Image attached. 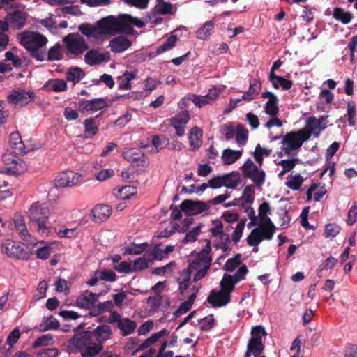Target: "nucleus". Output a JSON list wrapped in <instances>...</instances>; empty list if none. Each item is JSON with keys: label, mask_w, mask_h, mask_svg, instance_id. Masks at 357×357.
I'll list each match as a JSON object with an SVG mask.
<instances>
[{"label": "nucleus", "mask_w": 357, "mask_h": 357, "mask_svg": "<svg viewBox=\"0 0 357 357\" xmlns=\"http://www.w3.org/2000/svg\"><path fill=\"white\" fill-rule=\"evenodd\" d=\"M202 130L197 126H194L189 134V143L192 151L199 149L202 145Z\"/></svg>", "instance_id": "nucleus-33"}, {"label": "nucleus", "mask_w": 357, "mask_h": 357, "mask_svg": "<svg viewBox=\"0 0 357 357\" xmlns=\"http://www.w3.org/2000/svg\"><path fill=\"white\" fill-rule=\"evenodd\" d=\"M180 208L185 215L192 216L208 211V207L202 201L185 199L180 204Z\"/></svg>", "instance_id": "nucleus-15"}, {"label": "nucleus", "mask_w": 357, "mask_h": 357, "mask_svg": "<svg viewBox=\"0 0 357 357\" xmlns=\"http://www.w3.org/2000/svg\"><path fill=\"white\" fill-rule=\"evenodd\" d=\"M66 54L70 58L82 55L89 48V46L81 35L77 33H70L63 38Z\"/></svg>", "instance_id": "nucleus-6"}, {"label": "nucleus", "mask_w": 357, "mask_h": 357, "mask_svg": "<svg viewBox=\"0 0 357 357\" xmlns=\"http://www.w3.org/2000/svg\"><path fill=\"white\" fill-rule=\"evenodd\" d=\"M89 331H84L80 333L74 334L68 340V347L69 349H75L82 357H95L103 349L97 344L91 336Z\"/></svg>", "instance_id": "nucleus-2"}, {"label": "nucleus", "mask_w": 357, "mask_h": 357, "mask_svg": "<svg viewBox=\"0 0 357 357\" xmlns=\"http://www.w3.org/2000/svg\"><path fill=\"white\" fill-rule=\"evenodd\" d=\"M82 178L80 174L73 171H65L59 174L54 180L56 188L72 187L82 183Z\"/></svg>", "instance_id": "nucleus-14"}, {"label": "nucleus", "mask_w": 357, "mask_h": 357, "mask_svg": "<svg viewBox=\"0 0 357 357\" xmlns=\"http://www.w3.org/2000/svg\"><path fill=\"white\" fill-rule=\"evenodd\" d=\"M263 98H267L268 100L264 105V112L268 116L278 115L279 109L278 107V98L271 92H264L261 94Z\"/></svg>", "instance_id": "nucleus-23"}, {"label": "nucleus", "mask_w": 357, "mask_h": 357, "mask_svg": "<svg viewBox=\"0 0 357 357\" xmlns=\"http://www.w3.org/2000/svg\"><path fill=\"white\" fill-rule=\"evenodd\" d=\"M303 181V178L300 174H291L287 178L286 185L289 188L296 190L301 188Z\"/></svg>", "instance_id": "nucleus-47"}, {"label": "nucleus", "mask_w": 357, "mask_h": 357, "mask_svg": "<svg viewBox=\"0 0 357 357\" xmlns=\"http://www.w3.org/2000/svg\"><path fill=\"white\" fill-rule=\"evenodd\" d=\"M114 308V303L111 301L103 303H96L92 310L89 312L91 316H98L104 312H111Z\"/></svg>", "instance_id": "nucleus-39"}, {"label": "nucleus", "mask_w": 357, "mask_h": 357, "mask_svg": "<svg viewBox=\"0 0 357 357\" xmlns=\"http://www.w3.org/2000/svg\"><path fill=\"white\" fill-rule=\"evenodd\" d=\"M178 38L176 36H170L156 50V54H160L170 50L175 47Z\"/></svg>", "instance_id": "nucleus-48"}, {"label": "nucleus", "mask_w": 357, "mask_h": 357, "mask_svg": "<svg viewBox=\"0 0 357 357\" xmlns=\"http://www.w3.org/2000/svg\"><path fill=\"white\" fill-rule=\"evenodd\" d=\"M21 44L29 51L43 48L47 43L43 35L36 32H24L22 33Z\"/></svg>", "instance_id": "nucleus-10"}, {"label": "nucleus", "mask_w": 357, "mask_h": 357, "mask_svg": "<svg viewBox=\"0 0 357 357\" xmlns=\"http://www.w3.org/2000/svg\"><path fill=\"white\" fill-rule=\"evenodd\" d=\"M61 47L59 44H56L52 47L48 51L47 60L55 61L61 59L63 54L61 53Z\"/></svg>", "instance_id": "nucleus-56"}, {"label": "nucleus", "mask_w": 357, "mask_h": 357, "mask_svg": "<svg viewBox=\"0 0 357 357\" xmlns=\"http://www.w3.org/2000/svg\"><path fill=\"white\" fill-rule=\"evenodd\" d=\"M207 301L215 307L223 306V278L220 282V290H211Z\"/></svg>", "instance_id": "nucleus-29"}, {"label": "nucleus", "mask_w": 357, "mask_h": 357, "mask_svg": "<svg viewBox=\"0 0 357 357\" xmlns=\"http://www.w3.org/2000/svg\"><path fill=\"white\" fill-rule=\"evenodd\" d=\"M319 102L317 103L319 111H325V105H331L334 98L333 93L328 89H321L319 93Z\"/></svg>", "instance_id": "nucleus-36"}, {"label": "nucleus", "mask_w": 357, "mask_h": 357, "mask_svg": "<svg viewBox=\"0 0 357 357\" xmlns=\"http://www.w3.org/2000/svg\"><path fill=\"white\" fill-rule=\"evenodd\" d=\"M43 89L47 91L62 92L67 90V84L64 79H49L43 85Z\"/></svg>", "instance_id": "nucleus-31"}, {"label": "nucleus", "mask_w": 357, "mask_h": 357, "mask_svg": "<svg viewBox=\"0 0 357 357\" xmlns=\"http://www.w3.org/2000/svg\"><path fill=\"white\" fill-rule=\"evenodd\" d=\"M191 101L199 107H202L207 104L211 103L210 100L206 96H197L194 93H189L185 98H183V103L186 105L188 101Z\"/></svg>", "instance_id": "nucleus-43"}, {"label": "nucleus", "mask_w": 357, "mask_h": 357, "mask_svg": "<svg viewBox=\"0 0 357 357\" xmlns=\"http://www.w3.org/2000/svg\"><path fill=\"white\" fill-rule=\"evenodd\" d=\"M197 263L195 261H191L190 260L189 266L183 270V271L181 273L180 277L178 278L177 280L183 281L184 282H189L191 278L192 271H194V269H197Z\"/></svg>", "instance_id": "nucleus-50"}, {"label": "nucleus", "mask_w": 357, "mask_h": 357, "mask_svg": "<svg viewBox=\"0 0 357 357\" xmlns=\"http://www.w3.org/2000/svg\"><path fill=\"white\" fill-rule=\"evenodd\" d=\"M98 296V295L95 293L86 291L78 297L77 300V305L82 308L90 310L91 311L97 302Z\"/></svg>", "instance_id": "nucleus-25"}, {"label": "nucleus", "mask_w": 357, "mask_h": 357, "mask_svg": "<svg viewBox=\"0 0 357 357\" xmlns=\"http://www.w3.org/2000/svg\"><path fill=\"white\" fill-rule=\"evenodd\" d=\"M35 96V93L33 91H26L23 89L13 90L7 96V100L10 104L16 105L20 103L22 105H26L32 101Z\"/></svg>", "instance_id": "nucleus-17"}, {"label": "nucleus", "mask_w": 357, "mask_h": 357, "mask_svg": "<svg viewBox=\"0 0 357 357\" xmlns=\"http://www.w3.org/2000/svg\"><path fill=\"white\" fill-rule=\"evenodd\" d=\"M241 181V175L238 172H234L225 175V186L229 188H235Z\"/></svg>", "instance_id": "nucleus-49"}, {"label": "nucleus", "mask_w": 357, "mask_h": 357, "mask_svg": "<svg viewBox=\"0 0 357 357\" xmlns=\"http://www.w3.org/2000/svg\"><path fill=\"white\" fill-rule=\"evenodd\" d=\"M98 278L101 280L114 282L116 280V274L115 272L110 269H104L102 271H97Z\"/></svg>", "instance_id": "nucleus-54"}, {"label": "nucleus", "mask_w": 357, "mask_h": 357, "mask_svg": "<svg viewBox=\"0 0 357 357\" xmlns=\"http://www.w3.org/2000/svg\"><path fill=\"white\" fill-rule=\"evenodd\" d=\"M269 80L273 84L274 88L279 89L281 87L284 90H289L292 86V82L282 77L276 75L274 73L271 72L269 75Z\"/></svg>", "instance_id": "nucleus-34"}, {"label": "nucleus", "mask_w": 357, "mask_h": 357, "mask_svg": "<svg viewBox=\"0 0 357 357\" xmlns=\"http://www.w3.org/2000/svg\"><path fill=\"white\" fill-rule=\"evenodd\" d=\"M242 153V150L225 149V165H231L234 163L241 157Z\"/></svg>", "instance_id": "nucleus-45"}, {"label": "nucleus", "mask_w": 357, "mask_h": 357, "mask_svg": "<svg viewBox=\"0 0 357 357\" xmlns=\"http://www.w3.org/2000/svg\"><path fill=\"white\" fill-rule=\"evenodd\" d=\"M341 230L339 225L335 223H328L325 225L324 229V236L326 238L332 239L336 237Z\"/></svg>", "instance_id": "nucleus-46"}, {"label": "nucleus", "mask_w": 357, "mask_h": 357, "mask_svg": "<svg viewBox=\"0 0 357 357\" xmlns=\"http://www.w3.org/2000/svg\"><path fill=\"white\" fill-rule=\"evenodd\" d=\"M85 75L84 71L79 67H72L66 72V80L74 84L78 83Z\"/></svg>", "instance_id": "nucleus-41"}, {"label": "nucleus", "mask_w": 357, "mask_h": 357, "mask_svg": "<svg viewBox=\"0 0 357 357\" xmlns=\"http://www.w3.org/2000/svg\"><path fill=\"white\" fill-rule=\"evenodd\" d=\"M137 327V323L128 318H123L122 321L118 324V328L121 331L123 336H127L134 332Z\"/></svg>", "instance_id": "nucleus-38"}, {"label": "nucleus", "mask_w": 357, "mask_h": 357, "mask_svg": "<svg viewBox=\"0 0 357 357\" xmlns=\"http://www.w3.org/2000/svg\"><path fill=\"white\" fill-rule=\"evenodd\" d=\"M79 30L83 35L86 36L101 38L99 33L98 21L93 25L88 23L82 24L79 26Z\"/></svg>", "instance_id": "nucleus-37"}, {"label": "nucleus", "mask_w": 357, "mask_h": 357, "mask_svg": "<svg viewBox=\"0 0 357 357\" xmlns=\"http://www.w3.org/2000/svg\"><path fill=\"white\" fill-rule=\"evenodd\" d=\"M241 264V255H236L234 258L229 259L225 264V270L233 271Z\"/></svg>", "instance_id": "nucleus-62"}, {"label": "nucleus", "mask_w": 357, "mask_h": 357, "mask_svg": "<svg viewBox=\"0 0 357 357\" xmlns=\"http://www.w3.org/2000/svg\"><path fill=\"white\" fill-rule=\"evenodd\" d=\"M247 272V267L244 265L234 275L225 274V305L230 301V293L234 290L235 284L241 280Z\"/></svg>", "instance_id": "nucleus-11"}, {"label": "nucleus", "mask_w": 357, "mask_h": 357, "mask_svg": "<svg viewBox=\"0 0 357 357\" xmlns=\"http://www.w3.org/2000/svg\"><path fill=\"white\" fill-rule=\"evenodd\" d=\"M53 340V337L50 334L43 335L36 340L33 344V348H37L44 345L50 344Z\"/></svg>", "instance_id": "nucleus-61"}, {"label": "nucleus", "mask_w": 357, "mask_h": 357, "mask_svg": "<svg viewBox=\"0 0 357 357\" xmlns=\"http://www.w3.org/2000/svg\"><path fill=\"white\" fill-rule=\"evenodd\" d=\"M26 170V164L20 158L13 159L11 165L7 168V173L10 175H20Z\"/></svg>", "instance_id": "nucleus-40"}, {"label": "nucleus", "mask_w": 357, "mask_h": 357, "mask_svg": "<svg viewBox=\"0 0 357 357\" xmlns=\"http://www.w3.org/2000/svg\"><path fill=\"white\" fill-rule=\"evenodd\" d=\"M149 246L147 243L140 244L132 243L130 247H127L125 249L124 255H140Z\"/></svg>", "instance_id": "nucleus-52"}, {"label": "nucleus", "mask_w": 357, "mask_h": 357, "mask_svg": "<svg viewBox=\"0 0 357 357\" xmlns=\"http://www.w3.org/2000/svg\"><path fill=\"white\" fill-rule=\"evenodd\" d=\"M213 28L212 21L206 22L197 31V37L201 40H206L210 35Z\"/></svg>", "instance_id": "nucleus-53"}, {"label": "nucleus", "mask_w": 357, "mask_h": 357, "mask_svg": "<svg viewBox=\"0 0 357 357\" xmlns=\"http://www.w3.org/2000/svg\"><path fill=\"white\" fill-rule=\"evenodd\" d=\"M307 140V135L299 130L287 133L282 139V150L287 155L294 154Z\"/></svg>", "instance_id": "nucleus-8"}, {"label": "nucleus", "mask_w": 357, "mask_h": 357, "mask_svg": "<svg viewBox=\"0 0 357 357\" xmlns=\"http://www.w3.org/2000/svg\"><path fill=\"white\" fill-rule=\"evenodd\" d=\"M58 349L56 348H44L38 354V357H57Z\"/></svg>", "instance_id": "nucleus-64"}, {"label": "nucleus", "mask_w": 357, "mask_h": 357, "mask_svg": "<svg viewBox=\"0 0 357 357\" xmlns=\"http://www.w3.org/2000/svg\"><path fill=\"white\" fill-rule=\"evenodd\" d=\"M132 45V42L126 36H119L112 38L109 47L112 52L120 53L128 50Z\"/></svg>", "instance_id": "nucleus-24"}, {"label": "nucleus", "mask_w": 357, "mask_h": 357, "mask_svg": "<svg viewBox=\"0 0 357 357\" xmlns=\"http://www.w3.org/2000/svg\"><path fill=\"white\" fill-rule=\"evenodd\" d=\"M271 150L267 148L261 147L257 144L254 152V157L256 162L261 165L263 162L264 157H267L271 154Z\"/></svg>", "instance_id": "nucleus-51"}, {"label": "nucleus", "mask_w": 357, "mask_h": 357, "mask_svg": "<svg viewBox=\"0 0 357 357\" xmlns=\"http://www.w3.org/2000/svg\"><path fill=\"white\" fill-rule=\"evenodd\" d=\"M136 193L137 189L135 187L132 185H126L117 190V191L114 192V195L121 199H128Z\"/></svg>", "instance_id": "nucleus-44"}, {"label": "nucleus", "mask_w": 357, "mask_h": 357, "mask_svg": "<svg viewBox=\"0 0 357 357\" xmlns=\"http://www.w3.org/2000/svg\"><path fill=\"white\" fill-rule=\"evenodd\" d=\"M108 52L102 53L96 49L88 51L84 56V61L88 65L93 66L107 61L109 59Z\"/></svg>", "instance_id": "nucleus-22"}, {"label": "nucleus", "mask_w": 357, "mask_h": 357, "mask_svg": "<svg viewBox=\"0 0 357 357\" xmlns=\"http://www.w3.org/2000/svg\"><path fill=\"white\" fill-rule=\"evenodd\" d=\"M245 176L250 178L257 186L262 185L265 181L266 174L259 169L252 160H248L242 166Z\"/></svg>", "instance_id": "nucleus-12"}, {"label": "nucleus", "mask_w": 357, "mask_h": 357, "mask_svg": "<svg viewBox=\"0 0 357 357\" xmlns=\"http://www.w3.org/2000/svg\"><path fill=\"white\" fill-rule=\"evenodd\" d=\"M15 227L20 237L23 241L33 245H36L38 243L37 239L29 234L22 217L15 219Z\"/></svg>", "instance_id": "nucleus-21"}, {"label": "nucleus", "mask_w": 357, "mask_h": 357, "mask_svg": "<svg viewBox=\"0 0 357 357\" xmlns=\"http://www.w3.org/2000/svg\"><path fill=\"white\" fill-rule=\"evenodd\" d=\"M107 98H94L89 100L80 101L78 102L79 110L83 113H93L98 110L108 107L107 103Z\"/></svg>", "instance_id": "nucleus-18"}, {"label": "nucleus", "mask_w": 357, "mask_h": 357, "mask_svg": "<svg viewBox=\"0 0 357 357\" xmlns=\"http://www.w3.org/2000/svg\"><path fill=\"white\" fill-rule=\"evenodd\" d=\"M93 220L96 222H102L106 220L112 213V208L109 205H96L93 211Z\"/></svg>", "instance_id": "nucleus-26"}, {"label": "nucleus", "mask_w": 357, "mask_h": 357, "mask_svg": "<svg viewBox=\"0 0 357 357\" xmlns=\"http://www.w3.org/2000/svg\"><path fill=\"white\" fill-rule=\"evenodd\" d=\"M326 118L321 116L319 119L312 116L307 119L305 127L301 129L303 133L307 135V139L311 135L318 137L321 131L326 128Z\"/></svg>", "instance_id": "nucleus-13"}, {"label": "nucleus", "mask_w": 357, "mask_h": 357, "mask_svg": "<svg viewBox=\"0 0 357 357\" xmlns=\"http://www.w3.org/2000/svg\"><path fill=\"white\" fill-rule=\"evenodd\" d=\"M60 327L58 319L52 315L44 317L41 323L36 328L40 332H45L50 330H57Z\"/></svg>", "instance_id": "nucleus-28"}, {"label": "nucleus", "mask_w": 357, "mask_h": 357, "mask_svg": "<svg viewBox=\"0 0 357 357\" xmlns=\"http://www.w3.org/2000/svg\"><path fill=\"white\" fill-rule=\"evenodd\" d=\"M357 220V200L353 202L352 206L349 208L346 222L349 225H354Z\"/></svg>", "instance_id": "nucleus-58"}, {"label": "nucleus", "mask_w": 357, "mask_h": 357, "mask_svg": "<svg viewBox=\"0 0 357 357\" xmlns=\"http://www.w3.org/2000/svg\"><path fill=\"white\" fill-rule=\"evenodd\" d=\"M248 136V130L242 125H238L236 128V142L238 144L242 145L244 144Z\"/></svg>", "instance_id": "nucleus-55"}, {"label": "nucleus", "mask_w": 357, "mask_h": 357, "mask_svg": "<svg viewBox=\"0 0 357 357\" xmlns=\"http://www.w3.org/2000/svg\"><path fill=\"white\" fill-rule=\"evenodd\" d=\"M0 252L8 258L15 260L27 261L32 255V252L24 243L11 238L1 241Z\"/></svg>", "instance_id": "nucleus-5"}, {"label": "nucleus", "mask_w": 357, "mask_h": 357, "mask_svg": "<svg viewBox=\"0 0 357 357\" xmlns=\"http://www.w3.org/2000/svg\"><path fill=\"white\" fill-rule=\"evenodd\" d=\"M201 329L203 331H208L211 329L215 324V319L213 314H210L199 321Z\"/></svg>", "instance_id": "nucleus-63"}, {"label": "nucleus", "mask_w": 357, "mask_h": 357, "mask_svg": "<svg viewBox=\"0 0 357 357\" xmlns=\"http://www.w3.org/2000/svg\"><path fill=\"white\" fill-rule=\"evenodd\" d=\"M102 114V112H100L94 117L88 118L84 120V126L85 133L89 135L91 137H93L98 133L99 130L98 126L100 122V116Z\"/></svg>", "instance_id": "nucleus-27"}, {"label": "nucleus", "mask_w": 357, "mask_h": 357, "mask_svg": "<svg viewBox=\"0 0 357 357\" xmlns=\"http://www.w3.org/2000/svg\"><path fill=\"white\" fill-rule=\"evenodd\" d=\"M200 231H201V226H197V227H195L192 230L187 232V234H185V236L183 239L182 242L183 243L195 242L197 240V237L199 234Z\"/></svg>", "instance_id": "nucleus-59"}, {"label": "nucleus", "mask_w": 357, "mask_h": 357, "mask_svg": "<svg viewBox=\"0 0 357 357\" xmlns=\"http://www.w3.org/2000/svg\"><path fill=\"white\" fill-rule=\"evenodd\" d=\"M90 336L95 340L97 344L103 349V344L110 339L112 335V329L109 325L102 324L98 326L95 329L89 331Z\"/></svg>", "instance_id": "nucleus-20"}, {"label": "nucleus", "mask_w": 357, "mask_h": 357, "mask_svg": "<svg viewBox=\"0 0 357 357\" xmlns=\"http://www.w3.org/2000/svg\"><path fill=\"white\" fill-rule=\"evenodd\" d=\"M205 241L206 243L205 247L197 253L194 259L191 260L197 263V268L195 269L197 271L194 275L195 282L200 280L206 275L211 264V257L209 256L211 250V241L209 240H205Z\"/></svg>", "instance_id": "nucleus-7"}, {"label": "nucleus", "mask_w": 357, "mask_h": 357, "mask_svg": "<svg viewBox=\"0 0 357 357\" xmlns=\"http://www.w3.org/2000/svg\"><path fill=\"white\" fill-rule=\"evenodd\" d=\"M50 216L49 208L44 203L33 204L29 211L31 226L42 236H49L52 233V227L47 225Z\"/></svg>", "instance_id": "nucleus-4"}, {"label": "nucleus", "mask_w": 357, "mask_h": 357, "mask_svg": "<svg viewBox=\"0 0 357 357\" xmlns=\"http://www.w3.org/2000/svg\"><path fill=\"white\" fill-rule=\"evenodd\" d=\"M125 160L135 165L137 167H146L147 165L145 154L139 149L127 148L122 153Z\"/></svg>", "instance_id": "nucleus-16"}, {"label": "nucleus", "mask_w": 357, "mask_h": 357, "mask_svg": "<svg viewBox=\"0 0 357 357\" xmlns=\"http://www.w3.org/2000/svg\"><path fill=\"white\" fill-rule=\"evenodd\" d=\"M266 334L265 329L261 326H257L252 328L245 357H250L251 355L257 357L261 354L264 349L262 337Z\"/></svg>", "instance_id": "nucleus-9"}, {"label": "nucleus", "mask_w": 357, "mask_h": 357, "mask_svg": "<svg viewBox=\"0 0 357 357\" xmlns=\"http://www.w3.org/2000/svg\"><path fill=\"white\" fill-rule=\"evenodd\" d=\"M189 120L190 115L187 110L182 111L170 119L171 125L176 130V135L177 137H183L184 135L186 125Z\"/></svg>", "instance_id": "nucleus-19"}, {"label": "nucleus", "mask_w": 357, "mask_h": 357, "mask_svg": "<svg viewBox=\"0 0 357 357\" xmlns=\"http://www.w3.org/2000/svg\"><path fill=\"white\" fill-rule=\"evenodd\" d=\"M10 23L17 22L18 28H22L25 24V17L24 13L20 10H15L10 15Z\"/></svg>", "instance_id": "nucleus-57"}, {"label": "nucleus", "mask_w": 357, "mask_h": 357, "mask_svg": "<svg viewBox=\"0 0 357 357\" xmlns=\"http://www.w3.org/2000/svg\"><path fill=\"white\" fill-rule=\"evenodd\" d=\"M333 16L335 20L340 21L344 24H349L353 18V15L351 12L340 7L334 8Z\"/></svg>", "instance_id": "nucleus-42"}, {"label": "nucleus", "mask_w": 357, "mask_h": 357, "mask_svg": "<svg viewBox=\"0 0 357 357\" xmlns=\"http://www.w3.org/2000/svg\"><path fill=\"white\" fill-rule=\"evenodd\" d=\"M158 1L156 6L159 13L162 15L171 14L172 11V5L170 3L165 2L164 0H157Z\"/></svg>", "instance_id": "nucleus-60"}, {"label": "nucleus", "mask_w": 357, "mask_h": 357, "mask_svg": "<svg viewBox=\"0 0 357 357\" xmlns=\"http://www.w3.org/2000/svg\"><path fill=\"white\" fill-rule=\"evenodd\" d=\"M297 160L296 159H290V160H282L276 163L277 169L276 172H278V176L279 178H282V176L288 172L291 171L295 166Z\"/></svg>", "instance_id": "nucleus-35"}, {"label": "nucleus", "mask_w": 357, "mask_h": 357, "mask_svg": "<svg viewBox=\"0 0 357 357\" xmlns=\"http://www.w3.org/2000/svg\"><path fill=\"white\" fill-rule=\"evenodd\" d=\"M10 145L15 154H24L25 146L22 140L21 135L18 132H13L10 135Z\"/></svg>", "instance_id": "nucleus-30"}, {"label": "nucleus", "mask_w": 357, "mask_h": 357, "mask_svg": "<svg viewBox=\"0 0 357 357\" xmlns=\"http://www.w3.org/2000/svg\"><path fill=\"white\" fill-rule=\"evenodd\" d=\"M271 210L268 203L264 202L260 204L258 210V216L259 218L260 226L255 228L248 236V242L250 244H256L260 240L259 236L263 233L266 238H272L275 230V226L272 222L268 215L271 214Z\"/></svg>", "instance_id": "nucleus-3"}, {"label": "nucleus", "mask_w": 357, "mask_h": 357, "mask_svg": "<svg viewBox=\"0 0 357 357\" xmlns=\"http://www.w3.org/2000/svg\"><path fill=\"white\" fill-rule=\"evenodd\" d=\"M326 192V190L324 184L312 183L307 191V198L310 200L313 197L314 200L318 202L323 197Z\"/></svg>", "instance_id": "nucleus-32"}, {"label": "nucleus", "mask_w": 357, "mask_h": 357, "mask_svg": "<svg viewBox=\"0 0 357 357\" xmlns=\"http://www.w3.org/2000/svg\"><path fill=\"white\" fill-rule=\"evenodd\" d=\"M131 24L138 28L145 26L141 20L129 14H120L118 17L109 15L98 21L101 38H106L117 33L132 35L135 31Z\"/></svg>", "instance_id": "nucleus-1"}]
</instances>
